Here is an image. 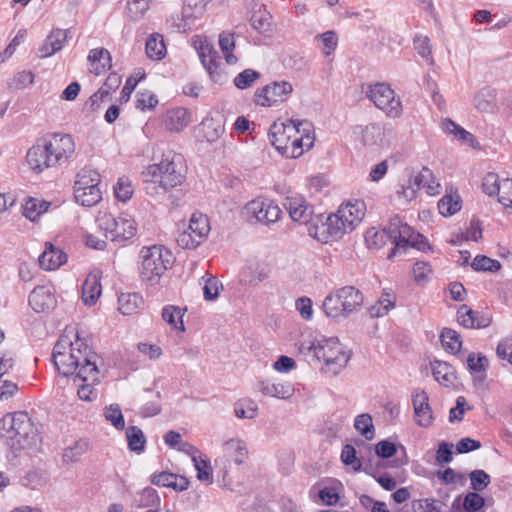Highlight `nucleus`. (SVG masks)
Instances as JSON below:
<instances>
[{
  "instance_id": "55",
  "label": "nucleus",
  "mask_w": 512,
  "mask_h": 512,
  "mask_svg": "<svg viewBox=\"0 0 512 512\" xmlns=\"http://www.w3.org/2000/svg\"><path fill=\"white\" fill-rule=\"evenodd\" d=\"M258 406L253 400H244L235 406V416L239 419H253L256 417Z\"/></svg>"
},
{
  "instance_id": "8",
  "label": "nucleus",
  "mask_w": 512,
  "mask_h": 512,
  "mask_svg": "<svg viewBox=\"0 0 512 512\" xmlns=\"http://www.w3.org/2000/svg\"><path fill=\"white\" fill-rule=\"evenodd\" d=\"M387 237L392 240L394 248L388 254V258L394 257L400 249L406 250L413 247L418 250H425L428 246L427 240L411 226L403 223L398 216L390 219L385 226Z\"/></svg>"
},
{
  "instance_id": "63",
  "label": "nucleus",
  "mask_w": 512,
  "mask_h": 512,
  "mask_svg": "<svg viewBox=\"0 0 512 512\" xmlns=\"http://www.w3.org/2000/svg\"><path fill=\"white\" fill-rule=\"evenodd\" d=\"M467 366L471 373L485 372L488 359L484 355L471 353L467 358Z\"/></svg>"
},
{
  "instance_id": "3",
  "label": "nucleus",
  "mask_w": 512,
  "mask_h": 512,
  "mask_svg": "<svg viewBox=\"0 0 512 512\" xmlns=\"http://www.w3.org/2000/svg\"><path fill=\"white\" fill-rule=\"evenodd\" d=\"M299 349L301 353L312 356L314 360L322 363L321 370L333 376L345 368L350 360V354L337 338L305 341L301 343Z\"/></svg>"
},
{
  "instance_id": "42",
  "label": "nucleus",
  "mask_w": 512,
  "mask_h": 512,
  "mask_svg": "<svg viewBox=\"0 0 512 512\" xmlns=\"http://www.w3.org/2000/svg\"><path fill=\"white\" fill-rule=\"evenodd\" d=\"M146 54L152 60H160L166 55V46L160 34H152L146 41Z\"/></svg>"
},
{
  "instance_id": "31",
  "label": "nucleus",
  "mask_w": 512,
  "mask_h": 512,
  "mask_svg": "<svg viewBox=\"0 0 512 512\" xmlns=\"http://www.w3.org/2000/svg\"><path fill=\"white\" fill-rule=\"evenodd\" d=\"M87 59L91 66V72L95 75L103 74L112 66L111 55L105 48H95L90 50Z\"/></svg>"
},
{
  "instance_id": "17",
  "label": "nucleus",
  "mask_w": 512,
  "mask_h": 512,
  "mask_svg": "<svg viewBox=\"0 0 512 512\" xmlns=\"http://www.w3.org/2000/svg\"><path fill=\"white\" fill-rule=\"evenodd\" d=\"M206 8L201 2L186 0L180 13L171 16L170 21L173 27L179 32H186L196 27L197 22L202 18Z\"/></svg>"
},
{
  "instance_id": "59",
  "label": "nucleus",
  "mask_w": 512,
  "mask_h": 512,
  "mask_svg": "<svg viewBox=\"0 0 512 512\" xmlns=\"http://www.w3.org/2000/svg\"><path fill=\"white\" fill-rule=\"evenodd\" d=\"M469 478L474 491H482L490 484V476L484 470L472 471Z\"/></svg>"
},
{
  "instance_id": "64",
  "label": "nucleus",
  "mask_w": 512,
  "mask_h": 512,
  "mask_svg": "<svg viewBox=\"0 0 512 512\" xmlns=\"http://www.w3.org/2000/svg\"><path fill=\"white\" fill-rule=\"evenodd\" d=\"M412 508L415 512H439L438 501L432 498L414 500Z\"/></svg>"
},
{
  "instance_id": "27",
  "label": "nucleus",
  "mask_w": 512,
  "mask_h": 512,
  "mask_svg": "<svg viewBox=\"0 0 512 512\" xmlns=\"http://www.w3.org/2000/svg\"><path fill=\"white\" fill-rule=\"evenodd\" d=\"M45 250L39 256V265L46 271L58 269L67 261L66 254L53 246L51 243L45 244Z\"/></svg>"
},
{
  "instance_id": "50",
  "label": "nucleus",
  "mask_w": 512,
  "mask_h": 512,
  "mask_svg": "<svg viewBox=\"0 0 512 512\" xmlns=\"http://www.w3.org/2000/svg\"><path fill=\"white\" fill-rule=\"evenodd\" d=\"M471 267L475 271L497 272L501 268V263L485 255H478L474 258Z\"/></svg>"
},
{
  "instance_id": "25",
  "label": "nucleus",
  "mask_w": 512,
  "mask_h": 512,
  "mask_svg": "<svg viewBox=\"0 0 512 512\" xmlns=\"http://www.w3.org/2000/svg\"><path fill=\"white\" fill-rule=\"evenodd\" d=\"M194 45L201 59L202 64L207 69L209 74L213 77L214 73L218 68L217 64V52L213 49L206 38L197 36L194 39Z\"/></svg>"
},
{
  "instance_id": "18",
  "label": "nucleus",
  "mask_w": 512,
  "mask_h": 512,
  "mask_svg": "<svg viewBox=\"0 0 512 512\" xmlns=\"http://www.w3.org/2000/svg\"><path fill=\"white\" fill-rule=\"evenodd\" d=\"M313 125L308 121H301L299 127V133L291 140V144L287 151H285L284 157L286 158H298L304 151L312 148L314 144V136L312 135Z\"/></svg>"
},
{
  "instance_id": "46",
  "label": "nucleus",
  "mask_w": 512,
  "mask_h": 512,
  "mask_svg": "<svg viewBox=\"0 0 512 512\" xmlns=\"http://www.w3.org/2000/svg\"><path fill=\"white\" fill-rule=\"evenodd\" d=\"M128 447L132 451L140 452L145 447V436L142 430L136 426H130L126 430Z\"/></svg>"
},
{
  "instance_id": "47",
  "label": "nucleus",
  "mask_w": 512,
  "mask_h": 512,
  "mask_svg": "<svg viewBox=\"0 0 512 512\" xmlns=\"http://www.w3.org/2000/svg\"><path fill=\"white\" fill-rule=\"evenodd\" d=\"M89 449V442L84 439L76 441L72 446L66 448L63 453L65 462H76Z\"/></svg>"
},
{
  "instance_id": "60",
  "label": "nucleus",
  "mask_w": 512,
  "mask_h": 512,
  "mask_svg": "<svg viewBox=\"0 0 512 512\" xmlns=\"http://www.w3.org/2000/svg\"><path fill=\"white\" fill-rule=\"evenodd\" d=\"M414 48L422 58L426 59L430 64L433 63L430 40L427 36H416L414 38Z\"/></svg>"
},
{
  "instance_id": "41",
  "label": "nucleus",
  "mask_w": 512,
  "mask_h": 512,
  "mask_svg": "<svg viewBox=\"0 0 512 512\" xmlns=\"http://www.w3.org/2000/svg\"><path fill=\"white\" fill-rule=\"evenodd\" d=\"M51 203L37 199L29 198L23 205V214L31 221H36L50 207Z\"/></svg>"
},
{
  "instance_id": "16",
  "label": "nucleus",
  "mask_w": 512,
  "mask_h": 512,
  "mask_svg": "<svg viewBox=\"0 0 512 512\" xmlns=\"http://www.w3.org/2000/svg\"><path fill=\"white\" fill-rule=\"evenodd\" d=\"M301 121L288 120L287 122H275L269 129V138L275 149L285 155V151L289 148L293 137L299 133Z\"/></svg>"
},
{
  "instance_id": "52",
  "label": "nucleus",
  "mask_w": 512,
  "mask_h": 512,
  "mask_svg": "<svg viewBox=\"0 0 512 512\" xmlns=\"http://www.w3.org/2000/svg\"><path fill=\"white\" fill-rule=\"evenodd\" d=\"M320 43V48L325 56L332 54L338 44V37L334 31H326L316 37Z\"/></svg>"
},
{
  "instance_id": "58",
  "label": "nucleus",
  "mask_w": 512,
  "mask_h": 512,
  "mask_svg": "<svg viewBox=\"0 0 512 512\" xmlns=\"http://www.w3.org/2000/svg\"><path fill=\"white\" fill-rule=\"evenodd\" d=\"M413 277L417 284L428 282L432 274V268L428 262L417 261L413 266Z\"/></svg>"
},
{
  "instance_id": "48",
  "label": "nucleus",
  "mask_w": 512,
  "mask_h": 512,
  "mask_svg": "<svg viewBox=\"0 0 512 512\" xmlns=\"http://www.w3.org/2000/svg\"><path fill=\"white\" fill-rule=\"evenodd\" d=\"M134 193L131 180L128 177H120L114 187L115 197L122 202L128 201Z\"/></svg>"
},
{
  "instance_id": "62",
  "label": "nucleus",
  "mask_w": 512,
  "mask_h": 512,
  "mask_svg": "<svg viewBox=\"0 0 512 512\" xmlns=\"http://www.w3.org/2000/svg\"><path fill=\"white\" fill-rule=\"evenodd\" d=\"M270 15L266 11H257L254 12L251 16V25L252 27L259 31V32H265L268 30L270 26Z\"/></svg>"
},
{
  "instance_id": "40",
  "label": "nucleus",
  "mask_w": 512,
  "mask_h": 512,
  "mask_svg": "<svg viewBox=\"0 0 512 512\" xmlns=\"http://www.w3.org/2000/svg\"><path fill=\"white\" fill-rule=\"evenodd\" d=\"M118 305L123 315H132L143 305V298L138 293H122L118 298Z\"/></svg>"
},
{
  "instance_id": "24",
  "label": "nucleus",
  "mask_w": 512,
  "mask_h": 512,
  "mask_svg": "<svg viewBox=\"0 0 512 512\" xmlns=\"http://www.w3.org/2000/svg\"><path fill=\"white\" fill-rule=\"evenodd\" d=\"M56 300L49 287L37 286L29 295V304L38 313L46 312L55 306Z\"/></svg>"
},
{
  "instance_id": "32",
  "label": "nucleus",
  "mask_w": 512,
  "mask_h": 512,
  "mask_svg": "<svg viewBox=\"0 0 512 512\" xmlns=\"http://www.w3.org/2000/svg\"><path fill=\"white\" fill-rule=\"evenodd\" d=\"M223 452L227 458L237 465H241L248 458V449L246 443L239 439L233 438L223 444Z\"/></svg>"
},
{
  "instance_id": "51",
  "label": "nucleus",
  "mask_w": 512,
  "mask_h": 512,
  "mask_svg": "<svg viewBox=\"0 0 512 512\" xmlns=\"http://www.w3.org/2000/svg\"><path fill=\"white\" fill-rule=\"evenodd\" d=\"M157 491L152 487H146L135 497V503L138 507H152L159 502Z\"/></svg>"
},
{
  "instance_id": "12",
  "label": "nucleus",
  "mask_w": 512,
  "mask_h": 512,
  "mask_svg": "<svg viewBox=\"0 0 512 512\" xmlns=\"http://www.w3.org/2000/svg\"><path fill=\"white\" fill-rule=\"evenodd\" d=\"M210 231L209 220L202 213H193L187 229L177 236V244L183 249H195L208 236Z\"/></svg>"
},
{
  "instance_id": "19",
  "label": "nucleus",
  "mask_w": 512,
  "mask_h": 512,
  "mask_svg": "<svg viewBox=\"0 0 512 512\" xmlns=\"http://www.w3.org/2000/svg\"><path fill=\"white\" fill-rule=\"evenodd\" d=\"M284 206L294 222L307 224L312 219L313 207L301 195L287 196Z\"/></svg>"
},
{
  "instance_id": "45",
  "label": "nucleus",
  "mask_w": 512,
  "mask_h": 512,
  "mask_svg": "<svg viewBox=\"0 0 512 512\" xmlns=\"http://www.w3.org/2000/svg\"><path fill=\"white\" fill-rule=\"evenodd\" d=\"M219 46L228 64H235L237 57L233 55L232 51L235 48L234 34L223 32L219 36Z\"/></svg>"
},
{
  "instance_id": "43",
  "label": "nucleus",
  "mask_w": 512,
  "mask_h": 512,
  "mask_svg": "<svg viewBox=\"0 0 512 512\" xmlns=\"http://www.w3.org/2000/svg\"><path fill=\"white\" fill-rule=\"evenodd\" d=\"M440 340L444 349L452 354L460 351L462 342L457 331L451 328H444L440 334Z\"/></svg>"
},
{
  "instance_id": "20",
  "label": "nucleus",
  "mask_w": 512,
  "mask_h": 512,
  "mask_svg": "<svg viewBox=\"0 0 512 512\" xmlns=\"http://www.w3.org/2000/svg\"><path fill=\"white\" fill-rule=\"evenodd\" d=\"M415 422L421 427L432 425L434 417L429 405V398L424 390L416 389L412 395Z\"/></svg>"
},
{
  "instance_id": "61",
  "label": "nucleus",
  "mask_w": 512,
  "mask_h": 512,
  "mask_svg": "<svg viewBox=\"0 0 512 512\" xmlns=\"http://www.w3.org/2000/svg\"><path fill=\"white\" fill-rule=\"evenodd\" d=\"M387 236L385 228L382 231L369 228L365 233V242L369 248H380L384 245V237Z\"/></svg>"
},
{
  "instance_id": "9",
  "label": "nucleus",
  "mask_w": 512,
  "mask_h": 512,
  "mask_svg": "<svg viewBox=\"0 0 512 512\" xmlns=\"http://www.w3.org/2000/svg\"><path fill=\"white\" fill-rule=\"evenodd\" d=\"M100 174L88 167L82 168L76 175L74 183V197L82 206L92 207L102 199V191L99 188Z\"/></svg>"
},
{
  "instance_id": "4",
  "label": "nucleus",
  "mask_w": 512,
  "mask_h": 512,
  "mask_svg": "<svg viewBox=\"0 0 512 512\" xmlns=\"http://www.w3.org/2000/svg\"><path fill=\"white\" fill-rule=\"evenodd\" d=\"M138 273L142 283L155 287L174 263L172 252L163 245L143 246L138 255Z\"/></svg>"
},
{
  "instance_id": "30",
  "label": "nucleus",
  "mask_w": 512,
  "mask_h": 512,
  "mask_svg": "<svg viewBox=\"0 0 512 512\" xmlns=\"http://www.w3.org/2000/svg\"><path fill=\"white\" fill-rule=\"evenodd\" d=\"M189 122L190 113L187 109L182 107L168 110L164 119L166 128L171 132L182 131Z\"/></svg>"
},
{
  "instance_id": "28",
  "label": "nucleus",
  "mask_w": 512,
  "mask_h": 512,
  "mask_svg": "<svg viewBox=\"0 0 512 512\" xmlns=\"http://www.w3.org/2000/svg\"><path fill=\"white\" fill-rule=\"evenodd\" d=\"M151 482L156 486L169 487L175 491H184L189 487V481L186 477L167 471L154 474Z\"/></svg>"
},
{
  "instance_id": "33",
  "label": "nucleus",
  "mask_w": 512,
  "mask_h": 512,
  "mask_svg": "<svg viewBox=\"0 0 512 512\" xmlns=\"http://www.w3.org/2000/svg\"><path fill=\"white\" fill-rule=\"evenodd\" d=\"M66 41V32L61 29L53 30L46 38L43 45L39 48L40 57H49L61 50Z\"/></svg>"
},
{
  "instance_id": "37",
  "label": "nucleus",
  "mask_w": 512,
  "mask_h": 512,
  "mask_svg": "<svg viewBox=\"0 0 512 512\" xmlns=\"http://www.w3.org/2000/svg\"><path fill=\"white\" fill-rule=\"evenodd\" d=\"M339 208H341L344 216H347V219L354 228L361 223L366 214V205L362 200L348 201Z\"/></svg>"
},
{
  "instance_id": "39",
  "label": "nucleus",
  "mask_w": 512,
  "mask_h": 512,
  "mask_svg": "<svg viewBox=\"0 0 512 512\" xmlns=\"http://www.w3.org/2000/svg\"><path fill=\"white\" fill-rule=\"evenodd\" d=\"M432 374L435 380L445 387L452 385L455 379L453 367L449 363L443 361H434L432 363Z\"/></svg>"
},
{
  "instance_id": "29",
  "label": "nucleus",
  "mask_w": 512,
  "mask_h": 512,
  "mask_svg": "<svg viewBox=\"0 0 512 512\" xmlns=\"http://www.w3.org/2000/svg\"><path fill=\"white\" fill-rule=\"evenodd\" d=\"M354 134L361 139L364 145H376L383 140L384 128L379 123H370L355 127Z\"/></svg>"
},
{
  "instance_id": "26",
  "label": "nucleus",
  "mask_w": 512,
  "mask_h": 512,
  "mask_svg": "<svg viewBox=\"0 0 512 512\" xmlns=\"http://www.w3.org/2000/svg\"><path fill=\"white\" fill-rule=\"evenodd\" d=\"M327 232L333 239H340L343 235L352 232L355 228L350 221L347 219V216H344L341 208L330 214L327 217L326 221Z\"/></svg>"
},
{
  "instance_id": "2",
  "label": "nucleus",
  "mask_w": 512,
  "mask_h": 512,
  "mask_svg": "<svg viewBox=\"0 0 512 512\" xmlns=\"http://www.w3.org/2000/svg\"><path fill=\"white\" fill-rule=\"evenodd\" d=\"M141 177L150 194L166 193L180 186L185 179L184 160L181 154L167 150L158 163L146 166Z\"/></svg>"
},
{
  "instance_id": "57",
  "label": "nucleus",
  "mask_w": 512,
  "mask_h": 512,
  "mask_svg": "<svg viewBox=\"0 0 512 512\" xmlns=\"http://www.w3.org/2000/svg\"><path fill=\"white\" fill-rule=\"evenodd\" d=\"M158 104L155 94L150 91L138 92L136 95L135 106L141 111L152 110Z\"/></svg>"
},
{
  "instance_id": "10",
  "label": "nucleus",
  "mask_w": 512,
  "mask_h": 512,
  "mask_svg": "<svg viewBox=\"0 0 512 512\" xmlns=\"http://www.w3.org/2000/svg\"><path fill=\"white\" fill-rule=\"evenodd\" d=\"M367 97L374 105L389 118H399L402 115V103L394 90L385 83H376L369 87Z\"/></svg>"
},
{
  "instance_id": "54",
  "label": "nucleus",
  "mask_w": 512,
  "mask_h": 512,
  "mask_svg": "<svg viewBox=\"0 0 512 512\" xmlns=\"http://www.w3.org/2000/svg\"><path fill=\"white\" fill-rule=\"evenodd\" d=\"M460 209L461 202L458 197L454 198L451 195H445L438 202V210L443 216L453 215Z\"/></svg>"
},
{
  "instance_id": "34",
  "label": "nucleus",
  "mask_w": 512,
  "mask_h": 512,
  "mask_svg": "<svg viewBox=\"0 0 512 512\" xmlns=\"http://www.w3.org/2000/svg\"><path fill=\"white\" fill-rule=\"evenodd\" d=\"M475 108L483 113H495L498 110L497 98L494 90L484 88L474 97Z\"/></svg>"
},
{
  "instance_id": "23",
  "label": "nucleus",
  "mask_w": 512,
  "mask_h": 512,
  "mask_svg": "<svg viewBox=\"0 0 512 512\" xmlns=\"http://www.w3.org/2000/svg\"><path fill=\"white\" fill-rule=\"evenodd\" d=\"M457 319L460 325L470 329L485 328L491 323L490 317L472 310L465 304L458 308Z\"/></svg>"
},
{
  "instance_id": "35",
  "label": "nucleus",
  "mask_w": 512,
  "mask_h": 512,
  "mask_svg": "<svg viewBox=\"0 0 512 512\" xmlns=\"http://www.w3.org/2000/svg\"><path fill=\"white\" fill-rule=\"evenodd\" d=\"M412 179L418 189H425L429 195H436L440 191L439 182L435 179L433 172L427 167H423Z\"/></svg>"
},
{
  "instance_id": "7",
  "label": "nucleus",
  "mask_w": 512,
  "mask_h": 512,
  "mask_svg": "<svg viewBox=\"0 0 512 512\" xmlns=\"http://www.w3.org/2000/svg\"><path fill=\"white\" fill-rule=\"evenodd\" d=\"M96 223L98 228L105 232L106 238L115 242L129 241L137 234L136 221L125 213L114 217L108 211L100 210L96 217Z\"/></svg>"
},
{
  "instance_id": "6",
  "label": "nucleus",
  "mask_w": 512,
  "mask_h": 512,
  "mask_svg": "<svg viewBox=\"0 0 512 512\" xmlns=\"http://www.w3.org/2000/svg\"><path fill=\"white\" fill-rule=\"evenodd\" d=\"M362 292L354 286H343L330 292L322 303L327 317L334 320H343L359 311L363 305Z\"/></svg>"
},
{
  "instance_id": "14",
  "label": "nucleus",
  "mask_w": 512,
  "mask_h": 512,
  "mask_svg": "<svg viewBox=\"0 0 512 512\" xmlns=\"http://www.w3.org/2000/svg\"><path fill=\"white\" fill-rule=\"evenodd\" d=\"M292 92L293 86L290 82L275 81L257 89L254 94V102L263 107L272 106L285 102Z\"/></svg>"
},
{
  "instance_id": "21",
  "label": "nucleus",
  "mask_w": 512,
  "mask_h": 512,
  "mask_svg": "<svg viewBox=\"0 0 512 512\" xmlns=\"http://www.w3.org/2000/svg\"><path fill=\"white\" fill-rule=\"evenodd\" d=\"M26 160L29 167L36 173H41L47 168L55 167L43 139L28 150Z\"/></svg>"
},
{
  "instance_id": "5",
  "label": "nucleus",
  "mask_w": 512,
  "mask_h": 512,
  "mask_svg": "<svg viewBox=\"0 0 512 512\" xmlns=\"http://www.w3.org/2000/svg\"><path fill=\"white\" fill-rule=\"evenodd\" d=\"M0 436L11 449L31 447L37 438V429L26 412L9 413L0 420Z\"/></svg>"
},
{
  "instance_id": "56",
  "label": "nucleus",
  "mask_w": 512,
  "mask_h": 512,
  "mask_svg": "<svg viewBox=\"0 0 512 512\" xmlns=\"http://www.w3.org/2000/svg\"><path fill=\"white\" fill-rule=\"evenodd\" d=\"M260 73L253 69H245L234 78V85L239 89H247L259 79Z\"/></svg>"
},
{
  "instance_id": "53",
  "label": "nucleus",
  "mask_w": 512,
  "mask_h": 512,
  "mask_svg": "<svg viewBox=\"0 0 512 512\" xmlns=\"http://www.w3.org/2000/svg\"><path fill=\"white\" fill-rule=\"evenodd\" d=\"M98 375L99 374H96L95 380L93 381L72 379L74 385L78 387L77 394L80 399L90 401L95 397L93 386L98 382Z\"/></svg>"
},
{
  "instance_id": "44",
  "label": "nucleus",
  "mask_w": 512,
  "mask_h": 512,
  "mask_svg": "<svg viewBox=\"0 0 512 512\" xmlns=\"http://www.w3.org/2000/svg\"><path fill=\"white\" fill-rule=\"evenodd\" d=\"M354 427L367 440H371L375 436L372 416L368 413L358 415L355 418Z\"/></svg>"
},
{
  "instance_id": "1",
  "label": "nucleus",
  "mask_w": 512,
  "mask_h": 512,
  "mask_svg": "<svg viewBox=\"0 0 512 512\" xmlns=\"http://www.w3.org/2000/svg\"><path fill=\"white\" fill-rule=\"evenodd\" d=\"M95 358V353L73 327L64 330L52 353L53 363L58 372L77 380H95L96 374H99Z\"/></svg>"
},
{
  "instance_id": "36",
  "label": "nucleus",
  "mask_w": 512,
  "mask_h": 512,
  "mask_svg": "<svg viewBox=\"0 0 512 512\" xmlns=\"http://www.w3.org/2000/svg\"><path fill=\"white\" fill-rule=\"evenodd\" d=\"M102 287L96 274H89L82 285V299L85 304H95L101 295Z\"/></svg>"
},
{
  "instance_id": "13",
  "label": "nucleus",
  "mask_w": 512,
  "mask_h": 512,
  "mask_svg": "<svg viewBox=\"0 0 512 512\" xmlns=\"http://www.w3.org/2000/svg\"><path fill=\"white\" fill-rule=\"evenodd\" d=\"M482 190L489 197H496L503 210L512 214V179H500L498 174L489 172L482 180Z\"/></svg>"
},
{
  "instance_id": "15",
  "label": "nucleus",
  "mask_w": 512,
  "mask_h": 512,
  "mask_svg": "<svg viewBox=\"0 0 512 512\" xmlns=\"http://www.w3.org/2000/svg\"><path fill=\"white\" fill-rule=\"evenodd\" d=\"M43 142L55 166L64 164L74 154L75 144L68 134L57 133L43 139Z\"/></svg>"
},
{
  "instance_id": "22",
  "label": "nucleus",
  "mask_w": 512,
  "mask_h": 512,
  "mask_svg": "<svg viewBox=\"0 0 512 512\" xmlns=\"http://www.w3.org/2000/svg\"><path fill=\"white\" fill-rule=\"evenodd\" d=\"M258 390L264 396L279 399H289L295 393V388L289 381L271 382L269 380H262L258 383Z\"/></svg>"
},
{
  "instance_id": "49",
  "label": "nucleus",
  "mask_w": 512,
  "mask_h": 512,
  "mask_svg": "<svg viewBox=\"0 0 512 512\" xmlns=\"http://www.w3.org/2000/svg\"><path fill=\"white\" fill-rule=\"evenodd\" d=\"M104 417L116 429L122 430L125 427L124 417L118 404H111L104 408Z\"/></svg>"
},
{
  "instance_id": "38",
  "label": "nucleus",
  "mask_w": 512,
  "mask_h": 512,
  "mask_svg": "<svg viewBox=\"0 0 512 512\" xmlns=\"http://www.w3.org/2000/svg\"><path fill=\"white\" fill-rule=\"evenodd\" d=\"M186 310L187 308L182 309L178 306L167 305L162 309V318L172 329L184 332L183 316Z\"/></svg>"
},
{
  "instance_id": "11",
  "label": "nucleus",
  "mask_w": 512,
  "mask_h": 512,
  "mask_svg": "<svg viewBox=\"0 0 512 512\" xmlns=\"http://www.w3.org/2000/svg\"><path fill=\"white\" fill-rule=\"evenodd\" d=\"M243 213L249 223L267 226L277 222L282 215V211L277 204L272 200L263 198H256L248 202Z\"/></svg>"
}]
</instances>
